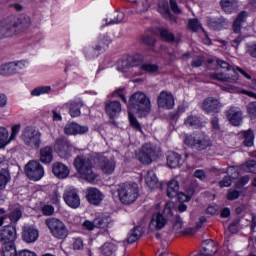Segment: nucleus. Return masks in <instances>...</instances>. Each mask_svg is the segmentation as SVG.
<instances>
[{
  "label": "nucleus",
  "instance_id": "obj_1",
  "mask_svg": "<svg viewBox=\"0 0 256 256\" xmlns=\"http://www.w3.org/2000/svg\"><path fill=\"white\" fill-rule=\"evenodd\" d=\"M31 27V18L29 16L22 15L17 20L5 19L0 21V39L3 37H13L18 31H23Z\"/></svg>",
  "mask_w": 256,
  "mask_h": 256
},
{
  "label": "nucleus",
  "instance_id": "obj_2",
  "mask_svg": "<svg viewBox=\"0 0 256 256\" xmlns=\"http://www.w3.org/2000/svg\"><path fill=\"white\" fill-rule=\"evenodd\" d=\"M127 109L137 117H147L151 113V99L143 92H135L127 102Z\"/></svg>",
  "mask_w": 256,
  "mask_h": 256
},
{
  "label": "nucleus",
  "instance_id": "obj_3",
  "mask_svg": "<svg viewBox=\"0 0 256 256\" xmlns=\"http://www.w3.org/2000/svg\"><path fill=\"white\" fill-rule=\"evenodd\" d=\"M74 167L80 179H84L88 183H93L97 179V173L93 172V163L91 159L85 156H77L74 159Z\"/></svg>",
  "mask_w": 256,
  "mask_h": 256
},
{
  "label": "nucleus",
  "instance_id": "obj_4",
  "mask_svg": "<svg viewBox=\"0 0 256 256\" xmlns=\"http://www.w3.org/2000/svg\"><path fill=\"white\" fill-rule=\"evenodd\" d=\"M117 193L123 205H131L139 198V185L135 182L122 183L118 185Z\"/></svg>",
  "mask_w": 256,
  "mask_h": 256
},
{
  "label": "nucleus",
  "instance_id": "obj_5",
  "mask_svg": "<svg viewBox=\"0 0 256 256\" xmlns=\"http://www.w3.org/2000/svg\"><path fill=\"white\" fill-rule=\"evenodd\" d=\"M184 143L196 151H207V149L213 147V141L205 134L185 135Z\"/></svg>",
  "mask_w": 256,
  "mask_h": 256
},
{
  "label": "nucleus",
  "instance_id": "obj_6",
  "mask_svg": "<svg viewBox=\"0 0 256 256\" xmlns=\"http://www.w3.org/2000/svg\"><path fill=\"white\" fill-rule=\"evenodd\" d=\"M20 139L27 147H31L32 149H39L41 147V132L33 126L24 128Z\"/></svg>",
  "mask_w": 256,
  "mask_h": 256
},
{
  "label": "nucleus",
  "instance_id": "obj_7",
  "mask_svg": "<svg viewBox=\"0 0 256 256\" xmlns=\"http://www.w3.org/2000/svg\"><path fill=\"white\" fill-rule=\"evenodd\" d=\"M159 157V151H157V146L151 143H145L140 151L136 153V158L143 165H151L154 159Z\"/></svg>",
  "mask_w": 256,
  "mask_h": 256
},
{
  "label": "nucleus",
  "instance_id": "obj_8",
  "mask_svg": "<svg viewBox=\"0 0 256 256\" xmlns=\"http://www.w3.org/2000/svg\"><path fill=\"white\" fill-rule=\"evenodd\" d=\"M45 225L56 239H65L69 235L67 226H65V223L58 218L51 217L46 219Z\"/></svg>",
  "mask_w": 256,
  "mask_h": 256
},
{
  "label": "nucleus",
  "instance_id": "obj_9",
  "mask_svg": "<svg viewBox=\"0 0 256 256\" xmlns=\"http://www.w3.org/2000/svg\"><path fill=\"white\" fill-rule=\"evenodd\" d=\"M167 197L169 199H175V197H178V201H191V197H193V194L195 193L194 189L187 190V195L183 193H179V182L177 180H170L167 184Z\"/></svg>",
  "mask_w": 256,
  "mask_h": 256
},
{
  "label": "nucleus",
  "instance_id": "obj_10",
  "mask_svg": "<svg viewBox=\"0 0 256 256\" xmlns=\"http://www.w3.org/2000/svg\"><path fill=\"white\" fill-rule=\"evenodd\" d=\"M73 149L75 147L66 137L62 136L55 140L54 150L61 159H69L73 155Z\"/></svg>",
  "mask_w": 256,
  "mask_h": 256
},
{
  "label": "nucleus",
  "instance_id": "obj_11",
  "mask_svg": "<svg viewBox=\"0 0 256 256\" xmlns=\"http://www.w3.org/2000/svg\"><path fill=\"white\" fill-rule=\"evenodd\" d=\"M25 174L31 181H39L45 175V170L41 163L37 162V160H32L25 165Z\"/></svg>",
  "mask_w": 256,
  "mask_h": 256
},
{
  "label": "nucleus",
  "instance_id": "obj_12",
  "mask_svg": "<svg viewBox=\"0 0 256 256\" xmlns=\"http://www.w3.org/2000/svg\"><path fill=\"white\" fill-rule=\"evenodd\" d=\"M63 199L71 209H79L81 207V197L76 189L68 188L64 191Z\"/></svg>",
  "mask_w": 256,
  "mask_h": 256
},
{
  "label": "nucleus",
  "instance_id": "obj_13",
  "mask_svg": "<svg viewBox=\"0 0 256 256\" xmlns=\"http://www.w3.org/2000/svg\"><path fill=\"white\" fill-rule=\"evenodd\" d=\"M23 67H25V65L22 61L0 64V76L11 77V75H16V73H19Z\"/></svg>",
  "mask_w": 256,
  "mask_h": 256
},
{
  "label": "nucleus",
  "instance_id": "obj_14",
  "mask_svg": "<svg viewBox=\"0 0 256 256\" xmlns=\"http://www.w3.org/2000/svg\"><path fill=\"white\" fill-rule=\"evenodd\" d=\"M17 239V230L15 226L6 225L0 231V241L3 245L14 244Z\"/></svg>",
  "mask_w": 256,
  "mask_h": 256
},
{
  "label": "nucleus",
  "instance_id": "obj_15",
  "mask_svg": "<svg viewBox=\"0 0 256 256\" xmlns=\"http://www.w3.org/2000/svg\"><path fill=\"white\" fill-rule=\"evenodd\" d=\"M226 117L234 127H239L243 123V111L235 106L226 111Z\"/></svg>",
  "mask_w": 256,
  "mask_h": 256
},
{
  "label": "nucleus",
  "instance_id": "obj_16",
  "mask_svg": "<svg viewBox=\"0 0 256 256\" xmlns=\"http://www.w3.org/2000/svg\"><path fill=\"white\" fill-rule=\"evenodd\" d=\"M157 103L158 107H161L162 109H171L172 107H175V98L170 92L162 91L158 96Z\"/></svg>",
  "mask_w": 256,
  "mask_h": 256
},
{
  "label": "nucleus",
  "instance_id": "obj_17",
  "mask_svg": "<svg viewBox=\"0 0 256 256\" xmlns=\"http://www.w3.org/2000/svg\"><path fill=\"white\" fill-rule=\"evenodd\" d=\"M98 161L100 163L101 170L105 175H113V173H115V167H117L115 158H107L105 156H99Z\"/></svg>",
  "mask_w": 256,
  "mask_h": 256
},
{
  "label": "nucleus",
  "instance_id": "obj_18",
  "mask_svg": "<svg viewBox=\"0 0 256 256\" xmlns=\"http://www.w3.org/2000/svg\"><path fill=\"white\" fill-rule=\"evenodd\" d=\"M202 107L206 113H219L223 104L215 97H208L203 101Z\"/></svg>",
  "mask_w": 256,
  "mask_h": 256
},
{
  "label": "nucleus",
  "instance_id": "obj_19",
  "mask_svg": "<svg viewBox=\"0 0 256 256\" xmlns=\"http://www.w3.org/2000/svg\"><path fill=\"white\" fill-rule=\"evenodd\" d=\"M89 131V127L81 126L76 122L68 123L64 126L65 135H84Z\"/></svg>",
  "mask_w": 256,
  "mask_h": 256
},
{
  "label": "nucleus",
  "instance_id": "obj_20",
  "mask_svg": "<svg viewBox=\"0 0 256 256\" xmlns=\"http://www.w3.org/2000/svg\"><path fill=\"white\" fill-rule=\"evenodd\" d=\"M103 193L95 187L87 188L86 199L91 205H99L103 201Z\"/></svg>",
  "mask_w": 256,
  "mask_h": 256
},
{
  "label": "nucleus",
  "instance_id": "obj_21",
  "mask_svg": "<svg viewBox=\"0 0 256 256\" xmlns=\"http://www.w3.org/2000/svg\"><path fill=\"white\" fill-rule=\"evenodd\" d=\"M22 239L25 243H35L39 239V230L35 226H24Z\"/></svg>",
  "mask_w": 256,
  "mask_h": 256
},
{
  "label": "nucleus",
  "instance_id": "obj_22",
  "mask_svg": "<svg viewBox=\"0 0 256 256\" xmlns=\"http://www.w3.org/2000/svg\"><path fill=\"white\" fill-rule=\"evenodd\" d=\"M105 113L111 119H115L121 113V102L117 100H110L105 103Z\"/></svg>",
  "mask_w": 256,
  "mask_h": 256
},
{
  "label": "nucleus",
  "instance_id": "obj_23",
  "mask_svg": "<svg viewBox=\"0 0 256 256\" xmlns=\"http://www.w3.org/2000/svg\"><path fill=\"white\" fill-rule=\"evenodd\" d=\"M52 173L57 179H67L69 177V167L62 162H54L52 164Z\"/></svg>",
  "mask_w": 256,
  "mask_h": 256
},
{
  "label": "nucleus",
  "instance_id": "obj_24",
  "mask_svg": "<svg viewBox=\"0 0 256 256\" xmlns=\"http://www.w3.org/2000/svg\"><path fill=\"white\" fill-rule=\"evenodd\" d=\"M39 161L43 165H51L53 163V146H43L39 150Z\"/></svg>",
  "mask_w": 256,
  "mask_h": 256
},
{
  "label": "nucleus",
  "instance_id": "obj_25",
  "mask_svg": "<svg viewBox=\"0 0 256 256\" xmlns=\"http://www.w3.org/2000/svg\"><path fill=\"white\" fill-rule=\"evenodd\" d=\"M211 79H215L216 81H223L224 83H237L239 80V74L235 72L233 69V74L229 76L225 73H212L210 74Z\"/></svg>",
  "mask_w": 256,
  "mask_h": 256
},
{
  "label": "nucleus",
  "instance_id": "obj_26",
  "mask_svg": "<svg viewBox=\"0 0 256 256\" xmlns=\"http://www.w3.org/2000/svg\"><path fill=\"white\" fill-rule=\"evenodd\" d=\"M247 17H249V13L247 11L240 12L236 19L234 20L232 24V31L236 35H239L241 33V29H243V23L247 22Z\"/></svg>",
  "mask_w": 256,
  "mask_h": 256
},
{
  "label": "nucleus",
  "instance_id": "obj_27",
  "mask_svg": "<svg viewBox=\"0 0 256 256\" xmlns=\"http://www.w3.org/2000/svg\"><path fill=\"white\" fill-rule=\"evenodd\" d=\"M167 165L170 169H177L183 165V157L177 152H168Z\"/></svg>",
  "mask_w": 256,
  "mask_h": 256
},
{
  "label": "nucleus",
  "instance_id": "obj_28",
  "mask_svg": "<svg viewBox=\"0 0 256 256\" xmlns=\"http://www.w3.org/2000/svg\"><path fill=\"white\" fill-rule=\"evenodd\" d=\"M21 217H23V212H21V209L15 208L9 215L0 216V227L5 224V219H10L11 223H17Z\"/></svg>",
  "mask_w": 256,
  "mask_h": 256
},
{
  "label": "nucleus",
  "instance_id": "obj_29",
  "mask_svg": "<svg viewBox=\"0 0 256 256\" xmlns=\"http://www.w3.org/2000/svg\"><path fill=\"white\" fill-rule=\"evenodd\" d=\"M66 107H69V113L71 117H80L81 116V107H83V101L73 100L65 104Z\"/></svg>",
  "mask_w": 256,
  "mask_h": 256
},
{
  "label": "nucleus",
  "instance_id": "obj_30",
  "mask_svg": "<svg viewBox=\"0 0 256 256\" xmlns=\"http://www.w3.org/2000/svg\"><path fill=\"white\" fill-rule=\"evenodd\" d=\"M208 25L210 29H212L213 31H221L225 29L227 25H229V22L224 17H220V18L210 19L208 22Z\"/></svg>",
  "mask_w": 256,
  "mask_h": 256
},
{
  "label": "nucleus",
  "instance_id": "obj_31",
  "mask_svg": "<svg viewBox=\"0 0 256 256\" xmlns=\"http://www.w3.org/2000/svg\"><path fill=\"white\" fill-rule=\"evenodd\" d=\"M145 183L149 189H158L159 188V179L155 175V171L148 170L145 175Z\"/></svg>",
  "mask_w": 256,
  "mask_h": 256
},
{
  "label": "nucleus",
  "instance_id": "obj_32",
  "mask_svg": "<svg viewBox=\"0 0 256 256\" xmlns=\"http://www.w3.org/2000/svg\"><path fill=\"white\" fill-rule=\"evenodd\" d=\"M9 183H11V172H9V167L2 168L0 170V191H5Z\"/></svg>",
  "mask_w": 256,
  "mask_h": 256
},
{
  "label": "nucleus",
  "instance_id": "obj_33",
  "mask_svg": "<svg viewBox=\"0 0 256 256\" xmlns=\"http://www.w3.org/2000/svg\"><path fill=\"white\" fill-rule=\"evenodd\" d=\"M167 225V218H165V215L161 213H157L156 215L152 216L150 227H155V229H163Z\"/></svg>",
  "mask_w": 256,
  "mask_h": 256
},
{
  "label": "nucleus",
  "instance_id": "obj_34",
  "mask_svg": "<svg viewBox=\"0 0 256 256\" xmlns=\"http://www.w3.org/2000/svg\"><path fill=\"white\" fill-rule=\"evenodd\" d=\"M219 248L214 241H210L202 248L200 256H215Z\"/></svg>",
  "mask_w": 256,
  "mask_h": 256
},
{
  "label": "nucleus",
  "instance_id": "obj_35",
  "mask_svg": "<svg viewBox=\"0 0 256 256\" xmlns=\"http://www.w3.org/2000/svg\"><path fill=\"white\" fill-rule=\"evenodd\" d=\"M143 235V228L141 226H137L132 229L128 235L127 242L130 244L139 241Z\"/></svg>",
  "mask_w": 256,
  "mask_h": 256
},
{
  "label": "nucleus",
  "instance_id": "obj_36",
  "mask_svg": "<svg viewBox=\"0 0 256 256\" xmlns=\"http://www.w3.org/2000/svg\"><path fill=\"white\" fill-rule=\"evenodd\" d=\"M220 7L226 13H235L237 11V2L235 0H221Z\"/></svg>",
  "mask_w": 256,
  "mask_h": 256
},
{
  "label": "nucleus",
  "instance_id": "obj_37",
  "mask_svg": "<svg viewBox=\"0 0 256 256\" xmlns=\"http://www.w3.org/2000/svg\"><path fill=\"white\" fill-rule=\"evenodd\" d=\"M109 223H111L109 216H99L94 219V225L97 229H105V227H109Z\"/></svg>",
  "mask_w": 256,
  "mask_h": 256
},
{
  "label": "nucleus",
  "instance_id": "obj_38",
  "mask_svg": "<svg viewBox=\"0 0 256 256\" xmlns=\"http://www.w3.org/2000/svg\"><path fill=\"white\" fill-rule=\"evenodd\" d=\"M245 147H253L255 143V134L252 130L242 132Z\"/></svg>",
  "mask_w": 256,
  "mask_h": 256
},
{
  "label": "nucleus",
  "instance_id": "obj_39",
  "mask_svg": "<svg viewBox=\"0 0 256 256\" xmlns=\"http://www.w3.org/2000/svg\"><path fill=\"white\" fill-rule=\"evenodd\" d=\"M109 43H111V39L107 34L100 35L98 45L94 48L96 51H103L109 47Z\"/></svg>",
  "mask_w": 256,
  "mask_h": 256
},
{
  "label": "nucleus",
  "instance_id": "obj_40",
  "mask_svg": "<svg viewBox=\"0 0 256 256\" xmlns=\"http://www.w3.org/2000/svg\"><path fill=\"white\" fill-rule=\"evenodd\" d=\"M117 251V246L111 242H106L101 248V253L104 256H113V254Z\"/></svg>",
  "mask_w": 256,
  "mask_h": 256
},
{
  "label": "nucleus",
  "instance_id": "obj_41",
  "mask_svg": "<svg viewBox=\"0 0 256 256\" xmlns=\"http://www.w3.org/2000/svg\"><path fill=\"white\" fill-rule=\"evenodd\" d=\"M155 43H157V40L153 36L144 35L141 37V44L146 45L149 51H155Z\"/></svg>",
  "mask_w": 256,
  "mask_h": 256
},
{
  "label": "nucleus",
  "instance_id": "obj_42",
  "mask_svg": "<svg viewBox=\"0 0 256 256\" xmlns=\"http://www.w3.org/2000/svg\"><path fill=\"white\" fill-rule=\"evenodd\" d=\"M185 124L189 125L190 127H196V128L203 126V122H201V117L194 116V115L188 116L187 119L185 120Z\"/></svg>",
  "mask_w": 256,
  "mask_h": 256
},
{
  "label": "nucleus",
  "instance_id": "obj_43",
  "mask_svg": "<svg viewBox=\"0 0 256 256\" xmlns=\"http://www.w3.org/2000/svg\"><path fill=\"white\" fill-rule=\"evenodd\" d=\"M128 60L130 61L131 67H141V65H143V61H145V57L141 54H134L128 58Z\"/></svg>",
  "mask_w": 256,
  "mask_h": 256
},
{
  "label": "nucleus",
  "instance_id": "obj_44",
  "mask_svg": "<svg viewBox=\"0 0 256 256\" xmlns=\"http://www.w3.org/2000/svg\"><path fill=\"white\" fill-rule=\"evenodd\" d=\"M160 37L164 41H167V43L175 42V35L171 31H169V29L161 28Z\"/></svg>",
  "mask_w": 256,
  "mask_h": 256
},
{
  "label": "nucleus",
  "instance_id": "obj_45",
  "mask_svg": "<svg viewBox=\"0 0 256 256\" xmlns=\"http://www.w3.org/2000/svg\"><path fill=\"white\" fill-rule=\"evenodd\" d=\"M2 253L3 256H17V249L15 248V244H3Z\"/></svg>",
  "mask_w": 256,
  "mask_h": 256
},
{
  "label": "nucleus",
  "instance_id": "obj_46",
  "mask_svg": "<svg viewBox=\"0 0 256 256\" xmlns=\"http://www.w3.org/2000/svg\"><path fill=\"white\" fill-rule=\"evenodd\" d=\"M51 93V86H38L31 91L33 97H39V95H45Z\"/></svg>",
  "mask_w": 256,
  "mask_h": 256
},
{
  "label": "nucleus",
  "instance_id": "obj_47",
  "mask_svg": "<svg viewBox=\"0 0 256 256\" xmlns=\"http://www.w3.org/2000/svg\"><path fill=\"white\" fill-rule=\"evenodd\" d=\"M11 141L9 139V130L5 127H0V147H5Z\"/></svg>",
  "mask_w": 256,
  "mask_h": 256
},
{
  "label": "nucleus",
  "instance_id": "obj_48",
  "mask_svg": "<svg viewBox=\"0 0 256 256\" xmlns=\"http://www.w3.org/2000/svg\"><path fill=\"white\" fill-rule=\"evenodd\" d=\"M140 71L143 73H157L159 66L157 64L144 63L140 66Z\"/></svg>",
  "mask_w": 256,
  "mask_h": 256
},
{
  "label": "nucleus",
  "instance_id": "obj_49",
  "mask_svg": "<svg viewBox=\"0 0 256 256\" xmlns=\"http://www.w3.org/2000/svg\"><path fill=\"white\" fill-rule=\"evenodd\" d=\"M137 13H145L149 9V1L148 0H135Z\"/></svg>",
  "mask_w": 256,
  "mask_h": 256
},
{
  "label": "nucleus",
  "instance_id": "obj_50",
  "mask_svg": "<svg viewBox=\"0 0 256 256\" xmlns=\"http://www.w3.org/2000/svg\"><path fill=\"white\" fill-rule=\"evenodd\" d=\"M125 19V14L123 12H116L114 14V18L106 19V25H117V23H121Z\"/></svg>",
  "mask_w": 256,
  "mask_h": 256
},
{
  "label": "nucleus",
  "instance_id": "obj_51",
  "mask_svg": "<svg viewBox=\"0 0 256 256\" xmlns=\"http://www.w3.org/2000/svg\"><path fill=\"white\" fill-rule=\"evenodd\" d=\"M128 119L131 127H133L135 131H139L140 133H143V129H141V124L139 123V121L137 120V118L133 113L128 112Z\"/></svg>",
  "mask_w": 256,
  "mask_h": 256
},
{
  "label": "nucleus",
  "instance_id": "obj_52",
  "mask_svg": "<svg viewBox=\"0 0 256 256\" xmlns=\"http://www.w3.org/2000/svg\"><path fill=\"white\" fill-rule=\"evenodd\" d=\"M240 169L246 173H255L256 171V161L249 160L247 163L241 165Z\"/></svg>",
  "mask_w": 256,
  "mask_h": 256
},
{
  "label": "nucleus",
  "instance_id": "obj_53",
  "mask_svg": "<svg viewBox=\"0 0 256 256\" xmlns=\"http://www.w3.org/2000/svg\"><path fill=\"white\" fill-rule=\"evenodd\" d=\"M129 69H131V62L129 61V58L118 62L117 64L118 71H121L122 73H127Z\"/></svg>",
  "mask_w": 256,
  "mask_h": 256
},
{
  "label": "nucleus",
  "instance_id": "obj_54",
  "mask_svg": "<svg viewBox=\"0 0 256 256\" xmlns=\"http://www.w3.org/2000/svg\"><path fill=\"white\" fill-rule=\"evenodd\" d=\"M200 27L201 23H199V19L193 18L188 21V29H190V31H193V33H197Z\"/></svg>",
  "mask_w": 256,
  "mask_h": 256
},
{
  "label": "nucleus",
  "instance_id": "obj_55",
  "mask_svg": "<svg viewBox=\"0 0 256 256\" xmlns=\"http://www.w3.org/2000/svg\"><path fill=\"white\" fill-rule=\"evenodd\" d=\"M247 113L251 119L256 118V102H250L247 105Z\"/></svg>",
  "mask_w": 256,
  "mask_h": 256
},
{
  "label": "nucleus",
  "instance_id": "obj_56",
  "mask_svg": "<svg viewBox=\"0 0 256 256\" xmlns=\"http://www.w3.org/2000/svg\"><path fill=\"white\" fill-rule=\"evenodd\" d=\"M173 228L177 233H180L181 230L183 229V219L181 218L180 215H176V219L173 225Z\"/></svg>",
  "mask_w": 256,
  "mask_h": 256
},
{
  "label": "nucleus",
  "instance_id": "obj_57",
  "mask_svg": "<svg viewBox=\"0 0 256 256\" xmlns=\"http://www.w3.org/2000/svg\"><path fill=\"white\" fill-rule=\"evenodd\" d=\"M216 63L218 65V67H220L221 69H226V71H231V69H233V67L231 66V64H229L227 61L222 60L217 58L216 59Z\"/></svg>",
  "mask_w": 256,
  "mask_h": 256
},
{
  "label": "nucleus",
  "instance_id": "obj_58",
  "mask_svg": "<svg viewBox=\"0 0 256 256\" xmlns=\"http://www.w3.org/2000/svg\"><path fill=\"white\" fill-rule=\"evenodd\" d=\"M125 88H119L113 93V97H120V99L123 101V103H128L127 102V97H125Z\"/></svg>",
  "mask_w": 256,
  "mask_h": 256
},
{
  "label": "nucleus",
  "instance_id": "obj_59",
  "mask_svg": "<svg viewBox=\"0 0 256 256\" xmlns=\"http://www.w3.org/2000/svg\"><path fill=\"white\" fill-rule=\"evenodd\" d=\"M42 213L43 215L51 216L55 213V207H53L52 205H45L42 208Z\"/></svg>",
  "mask_w": 256,
  "mask_h": 256
},
{
  "label": "nucleus",
  "instance_id": "obj_60",
  "mask_svg": "<svg viewBox=\"0 0 256 256\" xmlns=\"http://www.w3.org/2000/svg\"><path fill=\"white\" fill-rule=\"evenodd\" d=\"M233 181L231 180V176H224L220 181V187H231Z\"/></svg>",
  "mask_w": 256,
  "mask_h": 256
},
{
  "label": "nucleus",
  "instance_id": "obj_61",
  "mask_svg": "<svg viewBox=\"0 0 256 256\" xmlns=\"http://www.w3.org/2000/svg\"><path fill=\"white\" fill-rule=\"evenodd\" d=\"M170 9L177 15L181 13V8H179V4H177V1L175 0H170Z\"/></svg>",
  "mask_w": 256,
  "mask_h": 256
},
{
  "label": "nucleus",
  "instance_id": "obj_62",
  "mask_svg": "<svg viewBox=\"0 0 256 256\" xmlns=\"http://www.w3.org/2000/svg\"><path fill=\"white\" fill-rule=\"evenodd\" d=\"M249 183V176H243L235 185L237 189H241L244 185H247Z\"/></svg>",
  "mask_w": 256,
  "mask_h": 256
},
{
  "label": "nucleus",
  "instance_id": "obj_63",
  "mask_svg": "<svg viewBox=\"0 0 256 256\" xmlns=\"http://www.w3.org/2000/svg\"><path fill=\"white\" fill-rule=\"evenodd\" d=\"M73 248L76 251H81V249H83V239L81 238H76L74 243H73Z\"/></svg>",
  "mask_w": 256,
  "mask_h": 256
},
{
  "label": "nucleus",
  "instance_id": "obj_64",
  "mask_svg": "<svg viewBox=\"0 0 256 256\" xmlns=\"http://www.w3.org/2000/svg\"><path fill=\"white\" fill-rule=\"evenodd\" d=\"M17 256H37L35 252L29 250H21Z\"/></svg>",
  "mask_w": 256,
  "mask_h": 256
}]
</instances>
